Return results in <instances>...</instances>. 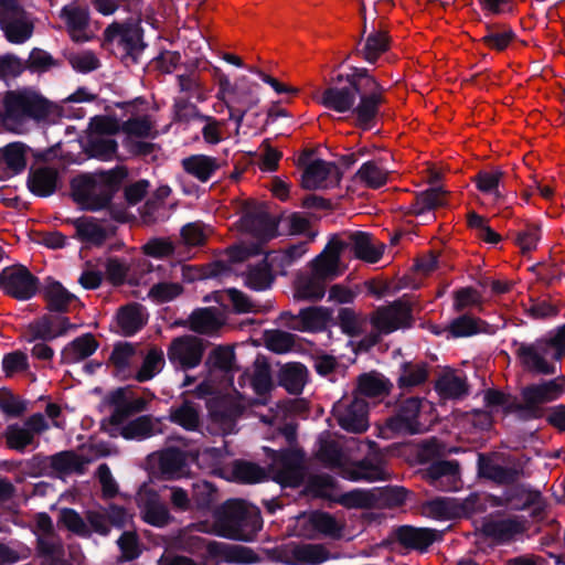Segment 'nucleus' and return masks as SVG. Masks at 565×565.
Returning <instances> with one entry per match:
<instances>
[{
    "mask_svg": "<svg viewBox=\"0 0 565 565\" xmlns=\"http://www.w3.org/2000/svg\"><path fill=\"white\" fill-rule=\"evenodd\" d=\"M93 99V95L84 88L66 97L61 105L52 104L33 90L9 92L3 98L6 126L20 132L28 119L55 121L60 117H71L66 108L71 103H83Z\"/></svg>",
    "mask_w": 565,
    "mask_h": 565,
    "instance_id": "nucleus-1",
    "label": "nucleus"
},
{
    "mask_svg": "<svg viewBox=\"0 0 565 565\" xmlns=\"http://www.w3.org/2000/svg\"><path fill=\"white\" fill-rule=\"evenodd\" d=\"M214 522H198L193 531L249 542L262 529L259 510L244 500H228L214 513Z\"/></svg>",
    "mask_w": 565,
    "mask_h": 565,
    "instance_id": "nucleus-2",
    "label": "nucleus"
},
{
    "mask_svg": "<svg viewBox=\"0 0 565 565\" xmlns=\"http://www.w3.org/2000/svg\"><path fill=\"white\" fill-rule=\"evenodd\" d=\"M318 458L331 468L339 470L340 475L351 481H381L388 476L384 468L381 455L373 454L362 461L351 463L339 444L331 439L320 438Z\"/></svg>",
    "mask_w": 565,
    "mask_h": 565,
    "instance_id": "nucleus-3",
    "label": "nucleus"
},
{
    "mask_svg": "<svg viewBox=\"0 0 565 565\" xmlns=\"http://www.w3.org/2000/svg\"><path fill=\"white\" fill-rule=\"evenodd\" d=\"M119 179L115 170L81 175L72 181L73 198L84 209L98 210L110 200Z\"/></svg>",
    "mask_w": 565,
    "mask_h": 565,
    "instance_id": "nucleus-4",
    "label": "nucleus"
},
{
    "mask_svg": "<svg viewBox=\"0 0 565 565\" xmlns=\"http://www.w3.org/2000/svg\"><path fill=\"white\" fill-rule=\"evenodd\" d=\"M217 97L226 105L230 118L239 126L245 113L259 103L258 85L248 82L245 76L239 77L234 84L227 76H222L218 81Z\"/></svg>",
    "mask_w": 565,
    "mask_h": 565,
    "instance_id": "nucleus-5",
    "label": "nucleus"
},
{
    "mask_svg": "<svg viewBox=\"0 0 565 565\" xmlns=\"http://www.w3.org/2000/svg\"><path fill=\"white\" fill-rule=\"evenodd\" d=\"M182 548L200 556L206 564L214 562L250 563L253 559L250 551L246 547L210 541L195 535L184 539Z\"/></svg>",
    "mask_w": 565,
    "mask_h": 565,
    "instance_id": "nucleus-6",
    "label": "nucleus"
},
{
    "mask_svg": "<svg viewBox=\"0 0 565 565\" xmlns=\"http://www.w3.org/2000/svg\"><path fill=\"white\" fill-rule=\"evenodd\" d=\"M434 406L424 398L406 399L397 414L388 420L391 429L409 434H418L428 429L434 422Z\"/></svg>",
    "mask_w": 565,
    "mask_h": 565,
    "instance_id": "nucleus-7",
    "label": "nucleus"
},
{
    "mask_svg": "<svg viewBox=\"0 0 565 565\" xmlns=\"http://www.w3.org/2000/svg\"><path fill=\"white\" fill-rule=\"evenodd\" d=\"M356 85L360 89V103L352 107L351 113L355 116L358 125L367 129L377 116L383 88L369 73H361Z\"/></svg>",
    "mask_w": 565,
    "mask_h": 565,
    "instance_id": "nucleus-8",
    "label": "nucleus"
},
{
    "mask_svg": "<svg viewBox=\"0 0 565 565\" xmlns=\"http://www.w3.org/2000/svg\"><path fill=\"white\" fill-rule=\"evenodd\" d=\"M88 152L92 157L109 161L116 157L117 143L113 135L118 130V122L106 116L95 117L90 121Z\"/></svg>",
    "mask_w": 565,
    "mask_h": 565,
    "instance_id": "nucleus-9",
    "label": "nucleus"
},
{
    "mask_svg": "<svg viewBox=\"0 0 565 565\" xmlns=\"http://www.w3.org/2000/svg\"><path fill=\"white\" fill-rule=\"evenodd\" d=\"M551 355H553V351L544 339L530 344H521L518 348V356L522 365L536 374L553 375L557 373L558 360Z\"/></svg>",
    "mask_w": 565,
    "mask_h": 565,
    "instance_id": "nucleus-10",
    "label": "nucleus"
},
{
    "mask_svg": "<svg viewBox=\"0 0 565 565\" xmlns=\"http://www.w3.org/2000/svg\"><path fill=\"white\" fill-rule=\"evenodd\" d=\"M239 228L264 243L277 235V223L263 205L246 203L239 220Z\"/></svg>",
    "mask_w": 565,
    "mask_h": 565,
    "instance_id": "nucleus-11",
    "label": "nucleus"
},
{
    "mask_svg": "<svg viewBox=\"0 0 565 565\" xmlns=\"http://www.w3.org/2000/svg\"><path fill=\"white\" fill-rule=\"evenodd\" d=\"M369 404L354 394L352 399L342 398L333 406L339 425L352 433L365 431L369 427Z\"/></svg>",
    "mask_w": 565,
    "mask_h": 565,
    "instance_id": "nucleus-12",
    "label": "nucleus"
},
{
    "mask_svg": "<svg viewBox=\"0 0 565 565\" xmlns=\"http://www.w3.org/2000/svg\"><path fill=\"white\" fill-rule=\"evenodd\" d=\"M361 73H367V71L365 68H355L352 74L348 76V85L339 86L334 84L326 89L320 103L324 107L338 113L351 111L360 90L356 88V83L360 79Z\"/></svg>",
    "mask_w": 565,
    "mask_h": 565,
    "instance_id": "nucleus-13",
    "label": "nucleus"
},
{
    "mask_svg": "<svg viewBox=\"0 0 565 565\" xmlns=\"http://www.w3.org/2000/svg\"><path fill=\"white\" fill-rule=\"evenodd\" d=\"M0 284L6 294L19 300L32 298L38 290L36 278L23 266L3 269Z\"/></svg>",
    "mask_w": 565,
    "mask_h": 565,
    "instance_id": "nucleus-14",
    "label": "nucleus"
},
{
    "mask_svg": "<svg viewBox=\"0 0 565 565\" xmlns=\"http://www.w3.org/2000/svg\"><path fill=\"white\" fill-rule=\"evenodd\" d=\"M105 39L122 55H132L143 49L141 29L138 23H113L105 30Z\"/></svg>",
    "mask_w": 565,
    "mask_h": 565,
    "instance_id": "nucleus-15",
    "label": "nucleus"
},
{
    "mask_svg": "<svg viewBox=\"0 0 565 565\" xmlns=\"http://www.w3.org/2000/svg\"><path fill=\"white\" fill-rule=\"evenodd\" d=\"M207 364L210 366V377L196 387L195 393L199 397L214 394L218 390L213 384V379L217 377L218 373L222 374V377L227 383L232 382L230 373L234 365L233 350L226 347H218L214 349L209 355Z\"/></svg>",
    "mask_w": 565,
    "mask_h": 565,
    "instance_id": "nucleus-16",
    "label": "nucleus"
},
{
    "mask_svg": "<svg viewBox=\"0 0 565 565\" xmlns=\"http://www.w3.org/2000/svg\"><path fill=\"white\" fill-rule=\"evenodd\" d=\"M271 473L281 486L297 487L303 478L302 455L294 449L281 451L271 463Z\"/></svg>",
    "mask_w": 565,
    "mask_h": 565,
    "instance_id": "nucleus-17",
    "label": "nucleus"
},
{
    "mask_svg": "<svg viewBox=\"0 0 565 565\" xmlns=\"http://www.w3.org/2000/svg\"><path fill=\"white\" fill-rule=\"evenodd\" d=\"M345 244L338 238H332L324 249L310 263L312 274L323 280H331L340 276L344 267L340 256Z\"/></svg>",
    "mask_w": 565,
    "mask_h": 565,
    "instance_id": "nucleus-18",
    "label": "nucleus"
},
{
    "mask_svg": "<svg viewBox=\"0 0 565 565\" xmlns=\"http://www.w3.org/2000/svg\"><path fill=\"white\" fill-rule=\"evenodd\" d=\"M210 429L213 434L228 435L236 431V419L243 412L241 403L233 404L228 398L209 402Z\"/></svg>",
    "mask_w": 565,
    "mask_h": 565,
    "instance_id": "nucleus-19",
    "label": "nucleus"
},
{
    "mask_svg": "<svg viewBox=\"0 0 565 565\" xmlns=\"http://www.w3.org/2000/svg\"><path fill=\"white\" fill-rule=\"evenodd\" d=\"M137 502L142 520L153 526L163 527L170 523L172 516L167 505L160 501L159 495L143 486L138 494Z\"/></svg>",
    "mask_w": 565,
    "mask_h": 565,
    "instance_id": "nucleus-20",
    "label": "nucleus"
},
{
    "mask_svg": "<svg viewBox=\"0 0 565 565\" xmlns=\"http://www.w3.org/2000/svg\"><path fill=\"white\" fill-rule=\"evenodd\" d=\"M202 341L192 335L175 339L169 348V359L182 369H193L201 362L203 355Z\"/></svg>",
    "mask_w": 565,
    "mask_h": 565,
    "instance_id": "nucleus-21",
    "label": "nucleus"
},
{
    "mask_svg": "<svg viewBox=\"0 0 565 565\" xmlns=\"http://www.w3.org/2000/svg\"><path fill=\"white\" fill-rule=\"evenodd\" d=\"M372 321L379 331L391 333L409 326L411 308L405 301L397 300L387 307L377 309Z\"/></svg>",
    "mask_w": 565,
    "mask_h": 565,
    "instance_id": "nucleus-22",
    "label": "nucleus"
},
{
    "mask_svg": "<svg viewBox=\"0 0 565 565\" xmlns=\"http://www.w3.org/2000/svg\"><path fill=\"white\" fill-rule=\"evenodd\" d=\"M565 393V376L532 384L523 388L522 397L526 406L535 407L558 399Z\"/></svg>",
    "mask_w": 565,
    "mask_h": 565,
    "instance_id": "nucleus-23",
    "label": "nucleus"
},
{
    "mask_svg": "<svg viewBox=\"0 0 565 565\" xmlns=\"http://www.w3.org/2000/svg\"><path fill=\"white\" fill-rule=\"evenodd\" d=\"M29 148L22 142H12L0 148V180L21 173L25 167Z\"/></svg>",
    "mask_w": 565,
    "mask_h": 565,
    "instance_id": "nucleus-24",
    "label": "nucleus"
},
{
    "mask_svg": "<svg viewBox=\"0 0 565 565\" xmlns=\"http://www.w3.org/2000/svg\"><path fill=\"white\" fill-rule=\"evenodd\" d=\"M339 182L338 168L323 160L312 161L305 170L302 185L307 189H324Z\"/></svg>",
    "mask_w": 565,
    "mask_h": 565,
    "instance_id": "nucleus-25",
    "label": "nucleus"
},
{
    "mask_svg": "<svg viewBox=\"0 0 565 565\" xmlns=\"http://www.w3.org/2000/svg\"><path fill=\"white\" fill-rule=\"evenodd\" d=\"M286 562L292 565L318 564L328 559V551L320 544L290 543L284 550Z\"/></svg>",
    "mask_w": 565,
    "mask_h": 565,
    "instance_id": "nucleus-26",
    "label": "nucleus"
},
{
    "mask_svg": "<svg viewBox=\"0 0 565 565\" xmlns=\"http://www.w3.org/2000/svg\"><path fill=\"white\" fill-rule=\"evenodd\" d=\"M110 402L114 405L111 423L121 425L124 419L146 408V399L135 397L129 388H118L110 395Z\"/></svg>",
    "mask_w": 565,
    "mask_h": 565,
    "instance_id": "nucleus-27",
    "label": "nucleus"
},
{
    "mask_svg": "<svg viewBox=\"0 0 565 565\" xmlns=\"http://www.w3.org/2000/svg\"><path fill=\"white\" fill-rule=\"evenodd\" d=\"M61 18L65 21L73 40L86 41L88 39L86 34L89 21L87 8L76 2L70 3L62 9Z\"/></svg>",
    "mask_w": 565,
    "mask_h": 565,
    "instance_id": "nucleus-28",
    "label": "nucleus"
},
{
    "mask_svg": "<svg viewBox=\"0 0 565 565\" xmlns=\"http://www.w3.org/2000/svg\"><path fill=\"white\" fill-rule=\"evenodd\" d=\"M473 180L478 190L493 203L501 202L504 199V172L501 169L495 168L490 171H480Z\"/></svg>",
    "mask_w": 565,
    "mask_h": 565,
    "instance_id": "nucleus-29",
    "label": "nucleus"
},
{
    "mask_svg": "<svg viewBox=\"0 0 565 565\" xmlns=\"http://www.w3.org/2000/svg\"><path fill=\"white\" fill-rule=\"evenodd\" d=\"M524 530V522L518 518L490 520L483 524L484 534L499 543L513 540Z\"/></svg>",
    "mask_w": 565,
    "mask_h": 565,
    "instance_id": "nucleus-30",
    "label": "nucleus"
},
{
    "mask_svg": "<svg viewBox=\"0 0 565 565\" xmlns=\"http://www.w3.org/2000/svg\"><path fill=\"white\" fill-rule=\"evenodd\" d=\"M332 318V311L323 307H310L299 312L291 323L292 328L301 331H318L324 329Z\"/></svg>",
    "mask_w": 565,
    "mask_h": 565,
    "instance_id": "nucleus-31",
    "label": "nucleus"
},
{
    "mask_svg": "<svg viewBox=\"0 0 565 565\" xmlns=\"http://www.w3.org/2000/svg\"><path fill=\"white\" fill-rule=\"evenodd\" d=\"M350 245L354 255L367 263H376L383 255L384 244L376 242L371 235L356 232L350 236Z\"/></svg>",
    "mask_w": 565,
    "mask_h": 565,
    "instance_id": "nucleus-32",
    "label": "nucleus"
},
{
    "mask_svg": "<svg viewBox=\"0 0 565 565\" xmlns=\"http://www.w3.org/2000/svg\"><path fill=\"white\" fill-rule=\"evenodd\" d=\"M459 468L455 461H437L430 465L426 476L429 481L441 490H451L457 486Z\"/></svg>",
    "mask_w": 565,
    "mask_h": 565,
    "instance_id": "nucleus-33",
    "label": "nucleus"
},
{
    "mask_svg": "<svg viewBox=\"0 0 565 565\" xmlns=\"http://www.w3.org/2000/svg\"><path fill=\"white\" fill-rule=\"evenodd\" d=\"M58 185V173L50 167L33 170L28 179V186L32 193L39 196H49L55 192Z\"/></svg>",
    "mask_w": 565,
    "mask_h": 565,
    "instance_id": "nucleus-34",
    "label": "nucleus"
},
{
    "mask_svg": "<svg viewBox=\"0 0 565 565\" xmlns=\"http://www.w3.org/2000/svg\"><path fill=\"white\" fill-rule=\"evenodd\" d=\"M158 467L161 475L169 479L181 478L188 473L186 457L175 449H166L158 454Z\"/></svg>",
    "mask_w": 565,
    "mask_h": 565,
    "instance_id": "nucleus-35",
    "label": "nucleus"
},
{
    "mask_svg": "<svg viewBox=\"0 0 565 565\" xmlns=\"http://www.w3.org/2000/svg\"><path fill=\"white\" fill-rule=\"evenodd\" d=\"M182 167L190 175L201 182H206L218 170L220 163L213 157L193 154L182 160Z\"/></svg>",
    "mask_w": 565,
    "mask_h": 565,
    "instance_id": "nucleus-36",
    "label": "nucleus"
},
{
    "mask_svg": "<svg viewBox=\"0 0 565 565\" xmlns=\"http://www.w3.org/2000/svg\"><path fill=\"white\" fill-rule=\"evenodd\" d=\"M72 224L77 237L87 244L99 245L108 234L105 224L94 217H78L73 220Z\"/></svg>",
    "mask_w": 565,
    "mask_h": 565,
    "instance_id": "nucleus-37",
    "label": "nucleus"
},
{
    "mask_svg": "<svg viewBox=\"0 0 565 565\" xmlns=\"http://www.w3.org/2000/svg\"><path fill=\"white\" fill-rule=\"evenodd\" d=\"M388 173L385 159L380 158L364 162L356 172V179L366 186L376 189L386 183Z\"/></svg>",
    "mask_w": 565,
    "mask_h": 565,
    "instance_id": "nucleus-38",
    "label": "nucleus"
},
{
    "mask_svg": "<svg viewBox=\"0 0 565 565\" xmlns=\"http://www.w3.org/2000/svg\"><path fill=\"white\" fill-rule=\"evenodd\" d=\"M98 348L92 334L76 338L62 350V360L65 363H77L90 356Z\"/></svg>",
    "mask_w": 565,
    "mask_h": 565,
    "instance_id": "nucleus-39",
    "label": "nucleus"
},
{
    "mask_svg": "<svg viewBox=\"0 0 565 565\" xmlns=\"http://www.w3.org/2000/svg\"><path fill=\"white\" fill-rule=\"evenodd\" d=\"M145 309L139 305H128L121 308L117 315V323L125 335L136 333L146 323Z\"/></svg>",
    "mask_w": 565,
    "mask_h": 565,
    "instance_id": "nucleus-40",
    "label": "nucleus"
},
{
    "mask_svg": "<svg viewBox=\"0 0 565 565\" xmlns=\"http://www.w3.org/2000/svg\"><path fill=\"white\" fill-rule=\"evenodd\" d=\"M388 381L381 374L372 372L359 377L358 388L354 394L363 399L365 397H382L388 393Z\"/></svg>",
    "mask_w": 565,
    "mask_h": 565,
    "instance_id": "nucleus-41",
    "label": "nucleus"
},
{
    "mask_svg": "<svg viewBox=\"0 0 565 565\" xmlns=\"http://www.w3.org/2000/svg\"><path fill=\"white\" fill-rule=\"evenodd\" d=\"M0 24L7 39L12 43H23L32 34L30 21L20 14L12 19H6L3 13H0Z\"/></svg>",
    "mask_w": 565,
    "mask_h": 565,
    "instance_id": "nucleus-42",
    "label": "nucleus"
},
{
    "mask_svg": "<svg viewBox=\"0 0 565 565\" xmlns=\"http://www.w3.org/2000/svg\"><path fill=\"white\" fill-rule=\"evenodd\" d=\"M223 323V317L218 310L204 308L195 310L190 317V327L200 333H210L218 329Z\"/></svg>",
    "mask_w": 565,
    "mask_h": 565,
    "instance_id": "nucleus-43",
    "label": "nucleus"
},
{
    "mask_svg": "<svg viewBox=\"0 0 565 565\" xmlns=\"http://www.w3.org/2000/svg\"><path fill=\"white\" fill-rule=\"evenodd\" d=\"M307 380V370L300 363H288L280 370V384L290 393L302 391Z\"/></svg>",
    "mask_w": 565,
    "mask_h": 565,
    "instance_id": "nucleus-44",
    "label": "nucleus"
},
{
    "mask_svg": "<svg viewBox=\"0 0 565 565\" xmlns=\"http://www.w3.org/2000/svg\"><path fill=\"white\" fill-rule=\"evenodd\" d=\"M170 420L186 430H195L200 425V413L192 402H183L170 409Z\"/></svg>",
    "mask_w": 565,
    "mask_h": 565,
    "instance_id": "nucleus-45",
    "label": "nucleus"
},
{
    "mask_svg": "<svg viewBox=\"0 0 565 565\" xmlns=\"http://www.w3.org/2000/svg\"><path fill=\"white\" fill-rule=\"evenodd\" d=\"M324 281L312 273L310 276H300L296 281L295 297L303 300L321 299L324 296Z\"/></svg>",
    "mask_w": 565,
    "mask_h": 565,
    "instance_id": "nucleus-46",
    "label": "nucleus"
},
{
    "mask_svg": "<svg viewBox=\"0 0 565 565\" xmlns=\"http://www.w3.org/2000/svg\"><path fill=\"white\" fill-rule=\"evenodd\" d=\"M333 501L348 509H367L375 504L376 495L371 490L355 489L333 498Z\"/></svg>",
    "mask_w": 565,
    "mask_h": 565,
    "instance_id": "nucleus-47",
    "label": "nucleus"
},
{
    "mask_svg": "<svg viewBox=\"0 0 565 565\" xmlns=\"http://www.w3.org/2000/svg\"><path fill=\"white\" fill-rule=\"evenodd\" d=\"M120 435L125 439H145L152 436L156 433L153 422L148 416H140L127 424H121Z\"/></svg>",
    "mask_w": 565,
    "mask_h": 565,
    "instance_id": "nucleus-48",
    "label": "nucleus"
},
{
    "mask_svg": "<svg viewBox=\"0 0 565 565\" xmlns=\"http://www.w3.org/2000/svg\"><path fill=\"white\" fill-rule=\"evenodd\" d=\"M250 385L254 392L258 395L255 399V404H266L268 402L266 395L273 388V381L269 369L263 364H255L254 373L250 377Z\"/></svg>",
    "mask_w": 565,
    "mask_h": 565,
    "instance_id": "nucleus-49",
    "label": "nucleus"
},
{
    "mask_svg": "<svg viewBox=\"0 0 565 565\" xmlns=\"http://www.w3.org/2000/svg\"><path fill=\"white\" fill-rule=\"evenodd\" d=\"M425 512L437 520H449L460 514V507L451 498H437L427 503Z\"/></svg>",
    "mask_w": 565,
    "mask_h": 565,
    "instance_id": "nucleus-50",
    "label": "nucleus"
},
{
    "mask_svg": "<svg viewBox=\"0 0 565 565\" xmlns=\"http://www.w3.org/2000/svg\"><path fill=\"white\" fill-rule=\"evenodd\" d=\"M312 526L320 533L331 536H341L344 524L337 520L333 515L326 512H316L310 516Z\"/></svg>",
    "mask_w": 565,
    "mask_h": 565,
    "instance_id": "nucleus-51",
    "label": "nucleus"
},
{
    "mask_svg": "<svg viewBox=\"0 0 565 565\" xmlns=\"http://www.w3.org/2000/svg\"><path fill=\"white\" fill-rule=\"evenodd\" d=\"M398 540L411 547L425 548L433 542V534L425 529L403 526L397 532Z\"/></svg>",
    "mask_w": 565,
    "mask_h": 565,
    "instance_id": "nucleus-52",
    "label": "nucleus"
},
{
    "mask_svg": "<svg viewBox=\"0 0 565 565\" xmlns=\"http://www.w3.org/2000/svg\"><path fill=\"white\" fill-rule=\"evenodd\" d=\"M214 297L215 300L221 305H224L226 301H231L236 312L245 313L257 311V306L253 303L243 292L236 289L217 291L215 292Z\"/></svg>",
    "mask_w": 565,
    "mask_h": 565,
    "instance_id": "nucleus-53",
    "label": "nucleus"
},
{
    "mask_svg": "<svg viewBox=\"0 0 565 565\" xmlns=\"http://www.w3.org/2000/svg\"><path fill=\"white\" fill-rule=\"evenodd\" d=\"M443 204L444 192L439 188H433L416 196V202L413 204L412 212L415 215H423Z\"/></svg>",
    "mask_w": 565,
    "mask_h": 565,
    "instance_id": "nucleus-54",
    "label": "nucleus"
},
{
    "mask_svg": "<svg viewBox=\"0 0 565 565\" xmlns=\"http://www.w3.org/2000/svg\"><path fill=\"white\" fill-rule=\"evenodd\" d=\"M163 365L164 358L162 351L151 349L145 356L143 363L138 371L136 379L139 382L149 381L162 370Z\"/></svg>",
    "mask_w": 565,
    "mask_h": 565,
    "instance_id": "nucleus-55",
    "label": "nucleus"
},
{
    "mask_svg": "<svg viewBox=\"0 0 565 565\" xmlns=\"http://www.w3.org/2000/svg\"><path fill=\"white\" fill-rule=\"evenodd\" d=\"M273 281L269 265L263 260L257 266L250 268L245 277V284L254 290H265Z\"/></svg>",
    "mask_w": 565,
    "mask_h": 565,
    "instance_id": "nucleus-56",
    "label": "nucleus"
},
{
    "mask_svg": "<svg viewBox=\"0 0 565 565\" xmlns=\"http://www.w3.org/2000/svg\"><path fill=\"white\" fill-rule=\"evenodd\" d=\"M436 388L444 397L458 398L466 394L467 386L465 381L452 373L441 376L436 385Z\"/></svg>",
    "mask_w": 565,
    "mask_h": 565,
    "instance_id": "nucleus-57",
    "label": "nucleus"
},
{
    "mask_svg": "<svg viewBox=\"0 0 565 565\" xmlns=\"http://www.w3.org/2000/svg\"><path fill=\"white\" fill-rule=\"evenodd\" d=\"M183 288L179 282L161 281L154 284L148 291V297L156 303H163L175 299Z\"/></svg>",
    "mask_w": 565,
    "mask_h": 565,
    "instance_id": "nucleus-58",
    "label": "nucleus"
},
{
    "mask_svg": "<svg viewBox=\"0 0 565 565\" xmlns=\"http://www.w3.org/2000/svg\"><path fill=\"white\" fill-rule=\"evenodd\" d=\"M427 379V370L423 363H405L398 377L401 387H413L424 383Z\"/></svg>",
    "mask_w": 565,
    "mask_h": 565,
    "instance_id": "nucleus-59",
    "label": "nucleus"
},
{
    "mask_svg": "<svg viewBox=\"0 0 565 565\" xmlns=\"http://www.w3.org/2000/svg\"><path fill=\"white\" fill-rule=\"evenodd\" d=\"M6 439L8 446L15 450H23L26 446L33 443L34 437L32 436V431L26 427V425H10L6 430Z\"/></svg>",
    "mask_w": 565,
    "mask_h": 565,
    "instance_id": "nucleus-60",
    "label": "nucleus"
},
{
    "mask_svg": "<svg viewBox=\"0 0 565 565\" xmlns=\"http://www.w3.org/2000/svg\"><path fill=\"white\" fill-rule=\"evenodd\" d=\"M85 462L74 452L65 451L53 456L52 467L62 473L83 472Z\"/></svg>",
    "mask_w": 565,
    "mask_h": 565,
    "instance_id": "nucleus-61",
    "label": "nucleus"
},
{
    "mask_svg": "<svg viewBox=\"0 0 565 565\" xmlns=\"http://www.w3.org/2000/svg\"><path fill=\"white\" fill-rule=\"evenodd\" d=\"M265 471L257 465L237 461L233 466V478L238 482H260L265 479Z\"/></svg>",
    "mask_w": 565,
    "mask_h": 565,
    "instance_id": "nucleus-62",
    "label": "nucleus"
},
{
    "mask_svg": "<svg viewBox=\"0 0 565 565\" xmlns=\"http://www.w3.org/2000/svg\"><path fill=\"white\" fill-rule=\"evenodd\" d=\"M387 38L383 31L372 32L366 38L365 45L363 47L364 58L370 63L375 62L380 54L387 49Z\"/></svg>",
    "mask_w": 565,
    "mask_h": 565,
    "instance_id": "nucleus-63",
    "label": "nucleus"
},
{
    "mask_svg": "<svg viewBox=\"0 0 565 565\" xmlns=\"http://www.w3.org/2000/svg\"><path fill=\"white\" fill-rule=\"evenodd\" d=\"M45 297L50 307L62 311L71 302L73 296L57 281H51L45 287Z\"/></svg>",
    "mask_w": 565,
    "mask_h": 565,
    "instance_id": "nucleus-64",
    "label": "nucleus"
}]
</instances>
